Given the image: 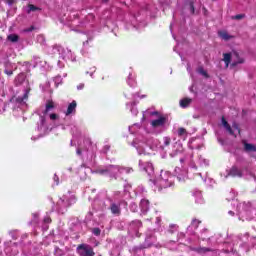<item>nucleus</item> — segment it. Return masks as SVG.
<instances>
[{
    "label": "nucleus",
    "instance_id": "f257e3e1",
    "mask_svg": "<svg viewBox=\"0 0 256 256\" xmlns=\"http://www.w3.org/2000/svg\"><path fill=\"white\" fill-rule=\"evenodd\" d=\"M150 125V128H145V134L138 136L132 142L138 155H151L152 151L159 149V140L153 138L152 135H160L169 127L167 117L161 114L158 115V118L151 120Z\"/></svg>",
    "mask_w": 256,
    "mask_h": 256
},
{
    "label": "nucleus",
    "instance_id": "f03ea898",
    "mask_svg": "<svg viewBox=\"0 0 256 256\" xmlns=\"http://www.w3.org/2000/svg\"><path fill=\"white\" fill-rule=\"evenodd\" d=\"M53 109H55V102L47 100L45 107L38 111V115L40 117L36 129L38 137H45V135H49L51 130L55 129V127L59 125V116L52 112Z\"/></svg>",
    "mask_w": 256,
    "mask_h": 256
},
{
    "label": "nucleus",
    "instance_id": "7ed1b4c3",
    "mask_svg": "<svg viewBox=\"0 0 256 256\" xmlns=\"http://www.w3.org/2000/svg\"><path fill=\"white\" fill-rule=\"evenodd\" d=\"M31 88L28 86L24 90L23 97L14 96L10 101L4 106V109H12L13 115L15 117H21L25 111H27V99H29V92Z\"/></svg>",
    "mask_w": 256,
    "mask_h": 256
},
{
    "label": "nucleus",
    "instance_id": "20e7f679",
    "mask_svg": "<svg viewBox=\"0 0 256 256\" xmlns=\"http://www.w3.org/2000/svg\"><path fill=\"white\" fill-rule=\"evenodd\" d=\"M93 173H98V175H104L106 177H112L113 179H119L121 175H130V173H133V168L119 165H107L104 167H98L93 171Z\"/></svg>",
    "mask_w": 256,
    "mask_h": 256
},
{
    "label": "nucleus",
    "instance_id": "39448f33",
    "mask_svg": "<svg viewBox=\"0 0 256 256\" xmlns=\"http://www.w3.org/2000/svg\"><path fill=\"white\" fill-rule=\"evenodd\" d=\"M174 179L175 177L169 171L162 170L158 177L150 178V181L153 183L154 191H163L167 187H173Z\"/></svg>",
    "mask_w": 256,
    "mask_h": 256
},
{
    "label": "nucleus",
    "instance_id": "423d86ee",
    "mask_svg": "<svg viewBox=\"0 0 256 256\" xmlns=\"http://www.w3.org/2000/svg\"><path fill=\"white\" fill-rule=\"evenodd\" d=\"M53 55L58 57V67L63 69L67 65V61H75V55L68 48H63V46H55L52 49Z\"/></svg>",
    "mask_w": 256,
    "mask_h": 256
},
{
    "label": "nucleus",
    "instance_id": "0eeeda50",
    "mask_svg": "<svg viewBox=\"0 0 256 256\" xmlns=\"http://www.w3.org/2000/svg\"><path fill=\"white\" fill-rule=\"evenodd\" d=\"M73 203H75V196L71 193H68L58 200L56 211L63 214L65 211H67V208L70 205H73Z\"/></svg>",
    "mask_w": 256,
    "mask_h": 256
},
{
    "label": "nucleus",
    "instance_id": "6e6552de",
    "mask_svg": "<svg viewBox=\"0 0 256 256\" xmlns=\"http://www.w3.org/2000/svg\"><path fill=\"white\" fill-rule=\"evenodd\" d=\"M77 252L80 256H95L93 248L87 244H80L77 247Z\"/></svg>",
    "mask_w": 256,
    "mask_h": 256
},
{
    "label": "nucleus",
    "instance_id": "1a4fd4ad",
    "mask_svg": "<svg viewBox=\"0 0 256 256\" xmlns=\"http://www.w3.org/2000/svg\"><path fill=\"white\" fill-rule=\"evenodd\" d=\"M139 167L140 169H143V171L147 173L150 179H153V175H155V169L153 168V164L151 162L143 163V160H140Z\"/></svg>",
    "mask_w": 256,
    "mask_h": 256
},
{
    "label": "nucleus",
    "instance_id": "9d476101",
    "mask_svg": "<svg viewBox=\"0 0 256 256\" xmlns=\"http://www.w3.org/2000/svg\"><path fill=\"white\" fill-rule=\"evenodd\" d=\"M142 227V223L139 220H135L130 224L129 233L132 237H139V228Z\"/></svg>",
    "mask_w": 256,
    "mask_h": 256
},
{
    "label": "nucleus",
    "instance_id": "9b49d317",
    "mask_svg": "<svg viewBox=\"0 0 256 256\" xmlns=\"http://www.w3.org/2000/svg\"><path fill=\"white\" fill-rule=\"evenodd\" d=\"M24 65H26V67H28L27 71H29L31 69V67H37V65H41V67H43V61H41V57L33 56L31 63L24 62Z\"/></svg>",
    "mask_w": 256,
    "mask_h": 256
},
{
    "label": "nucleus",
    "instance_id": "f8f14e48",
    "mask_svg": "<svg viewBox=\"0 0 256 256\" xmlns=\"http://www.w3.org/2000/svg\"><path fill=\"white\" fill-rule=\"evenodd\" d=\"M175 175H176L178 181H185V179H187V169L176 167Z\"/></svg>",
    "mask_w": 256,
    "mask_h": 256
},
{
    "label": "nucleus",
    "instance_id": "ddd939ff",
    "mask_svg": "<svg viewBox=\"0 0 256 256\" xmlns=\"http://www.w3.org/2000/svg\"><path fill=\"white\" fill-rule=\"evenodd\" d=\"M183 153V144L176 142L173 146L170 157H177Z\"/></svg>",
    "mask_w": 256,
    "mask_h": 256
},
{
    "label": "nucleus",
    "instance_id": "4468645a",
    "mask_svg": "<svg viewBox=\"0 0 256 256\" xmlns=\"http://www.w3.org/2000/svg\"><path fill=\"white\" fill-rule=\"evenodd\" d=\"M110 211L113 215H121V202H112L110 204Z\"/></svg>",
    "mask_w": 256,
    "mask_h": 256
},
{
    "label": "nucleus",
    "instance_id": "2eb2a0df",
    "mask_svg": "<svg viewBox=\"0 0 256 256\" xmlns=\"http://www.w3.org/2000/svg\"><path fill=\"white\" fill-rule=\"evenodd\" d=\"M176 136L179 137V139H182V141H186L187 137H189V132L183 127H180L176 131Z\"/></svg>",
    "mask_w": 256,
    "mask_h": 256
},
{
    "label": "nucleus",
    "instance_id": "dca6fc26",
    "mask_svg": "<svg viewBox=\"0 0 256 256\" xmlns=\"http://www.w3.org/2000/svg\"><path fill=\"white\" fill-rule=\"evenodd\" d=\"M228 175H230L231 177H243V170H241L239 167L237 166H233Z\"/></svg>",
    "mask_w": 256,
    "mask_h": 256
},
{
    "label": "nucleus",
    "instance_id": "f3484780",
    "mask_svg": "<svg viewBox=\"0 0 256 256\" xmlns=\"http://www.w3.org/2000/svg\"><path fill=\"white\" fill-rule=\"evenodd\" d=\"M140 211L142 215H146L147 211H149V200L142 199L140 201Z\"/></svg>",
    "mask_w": 256,
    "mask_h": 256
},
{
    "label": "nucleus",
    "instance_id": "a211bd4d",
    "mask_svg": "<svg viewBox=\"0 0 256 256\" xmlns=\"http://www.w3.org/2000/svg\"><path fill=\"white\" fill-rule=\"evenodd\" d=\"M193 196L195 197V202L198 203V205H203L205 201L203 200V194H201V191L197 190L193 193Z\"/></svg>",
    "mask_w": 256,
    "mask_h": 256
},
{
    "label": "nucleus",
    "instance_id": "6ab92c4d",
    "mask_svg": "<svg viewBox=\"0 0 256 256\" xmlns=\"http://www.w3.org/2000/svg\"><path fill=\"white\" fill-rule=\"evenodd\" d=\"M25 78L26 76L24 73L18 74V76L14 80L15 85H23V83L27 84V82L25 81Z\"/></svg>",
    "mask_w": 256,
    "mask_h": 256
},
{
    "label": "nucleus",
    "instance_id": "aec40b11",
    "mask_svg": "<svg viewBox=\"0 0 256 256\" xmlns=\"http://www.w3.org/2000/svg\"><path fill=\"white\" fill-rule=\"evenodd\" d=\"M233 58H235L236 60H234V62L232 63L233 67H235V65H239L241 63H244L245 60H243V58L239 57V53L237 52H233L232 54Z\"/></svg>",
    "mask_w": 256,
    "mask_h": 256
},
{
    "label": "nucleus",
    "instance_id": "412c9836",
    "mask_svg": "<svg viewBox=\"0 0 256 256\" xmlns=\"http://www.w3.org/2000/svg\"><path fill=\"white\" fill-rule=\"evenodd\" d=\"M75 109H77V102L72 101L66 111V115H71V113H74Z\"/></svg>",
    "mask_w": 256,
    "mask_h": 256
},
{
    "label": "nucleus",
    "instance_id": "4be33fe9",
    "mask_svg": "<svg viewBox=\"0 0 256 256\" xmlns=\"http://www.w3.org/2000/svg\"><path fill=\"white\" fill-rule=\"evenodd\" d=\"M192 101L193 100L191 98H184V99L180 100V107L185 109V108L189 107V105H191Z\"/></svg>",
    "mask_w": 256,
    "mask_h": 256
},
{
    "label": "nucleus",
    "instance_id": "5701e85b",
    "mask_svg": "<svg viewBox=\"0 0 256 256\" xmlns=\"http://www.w3.org/2000/svg\"><path fill=\"white\" fill-rule=\"evenodd\" d=\"M222 125L226 128V131H228L230 135H235V131H233V129L231 128L229 123H227V120H225V118H222Z\"/></svg>",
    "mask_w": 256,
    "mask_h": 256
},
{
    "label": "nucleus",
    "instance_id": "b1692460",
    "mask_svg": "<svg viewBox=\"0 0 256 256\" xmlns=\"http://www.w3.org/2000/svg\"><path fill=\"white\" fill-rule=\"evenodd\" d=\"M127 109H130L132 115H137L139 111L137 110V107L135 106V102L127 103L126 104Z\"/></svg>",
    "mask_w": 256,
    "mask_h": 256
},
{
    "label": "nucleus",
    "instance_id": "393cba45",
    "mask_svg": "<svg viewBox=\"0 0 256 256\" xmlns=\"http://www.w3.org/2000/svg\"><path fill=\"white\" fill-rule=\"evenodd\" d=\"M37 11H41V8L33 5V4H29L27 9H26V13L30 14V13H35Z\"/></svg>",
    "mask_w": 256,
    "mask_h": 256
},
{
    "label": "nucleus",
    "instance_id": "a878e982",
    "mask_svg": "<svg viewBox=\"0 0 256 256\" xmlns=\"http://www.w3.org/2000/svg\"><path fill=\"white\" fill-rule=\"evenodd\" d=\"M139 129H141V124H139V123L129 126V132L131 133V135H134V133H137V131H139Z\"/></svg>",
    "mask_w": 256,
    "mask_h": 256
},
{
    "label": "nucleus",
    "instance_id": "bb28decb",
    "mask_svg": "<svg viewBox=\"0 0 256 256\" xmlns=\"http://www.w3.org/2000/svg\"><path fill=\"white\" fill-rule=\"evenodd\" d=\"M218 35L219 37H221V39H224V41H229V39L233 38V36L229 35V33H227L226 31H219Z\"/></svg>",
    "mask_w": 256,
    "mask_h": 256
},
{
    "label": "nucleus",
    "instance_id": "cd10ccee",
    "mask_svg": "<svg viewBox=\"0 0 256 256\" xmlns=\"http://www.w3.org/2000/svg\"><path fill=\"white\" fill-rule=\"evenodd\" d=\"M49 223H51V218L49 216H46L43 221V231H47V229H49Z\"/></svg>",
    "mask_w": 256,
    "mask_h": 256
},
{
    "label": "nucleus",
    "instance_id": "c85d7f7f",
    "mask_svg": "<svg viewBox=\"0 0 256 256\" xmlns=\"http://www.w3.org/2000/svg\"><path fill=\"white\" fill-rule=\"evenodd\" d=\"M244 149H245V151H248V152H255L256 146L253 144L244 143Z\"/></svg>",
    "mask_w": 256,
    "mask_h": 256
},
{
    "label": "nucleus",
    "instance_id": "c756f323",
    "mask_svg": "<svg viewBox=\"0 0 256 256\" xmlns=\"http://www.w3.org/2000/svg\"><path fill=\"white\" fill-rule=\"evenodd\" d=\"M199 225H201V221L197 220V219H193L191 222V225L188 227L189 229H197L199 227Z\"/></svg>",
    "mask_w": 256,
    "mask_h": 256
},
{
    "label": "nucleus",
    "instance_id": "7c9ffc66",
    "mask_svg": "<svg viewBox=\"0 0 256 256\" xmlns=\"http://www.w3.org/2000/svg\"><path fill=\"white\" fill-rule=\"evenodd\" d=\"M223 61L226 65V67H229V63H231V54H229V53L224 54Z\"/></svg>",
    "mask_w": 256,
    "mask_h": 256
},
{
    "label": "nucleus",
    "instance_id": "2f4dec72",
    "mask_svg": "<svg viewBox=\"0 0 256 256\" xmlns=\"http://www.w3.org/2000/svg\"><path fill=\"white\" fill-rule=\"evenodd\" d=\"M127 83L130 87H135V78H133V74H129Z\"/></svg>",
    "mask_w": 256,
    "mask_h": 256
},
{
    "label": "nucleus",
    "instance_id": "473e14b6",
    "mask_svg": "<svg viewBox=\"0 0 256 256\" xmlns=\"http://www.w3.org/2000/svg\"><path fill=\"white\" fill-rule=\"evenodd\" d=\"M197 73H199V75H202V77H209V74H207V71L201 66L198 67Z\"/></svg>",
    "mask_w": 256,
    "mask_h": 256
},
{
    "label": "nucleus",
    "instance_id": "72a5a7b5",
    "mask_svg": "<svg viewBox=\"0 0 256 256\" xmlns=\"http://www.w3.org/2000/svg\"><path fill=\"white\" fill-rule=\"evenodd\" d=\"M8 41H11L12 43H17L19 41V36L16 34H10L8 36Z\"/></svg>",
    "mask_w": 256,
    "mask_h": 256
},
{
    "label": "nucleus",
    "instance_id": "f704fd0d",
    "mask_svg": "<svg viewBox=\"0 0 256 256\" xmlns=\"http://www.w3.org/2000/svg\"><path fill=\"white\" fill-rule=\"evenodd\" d=\"M54 83H55L56 87H59V85H61V83H63V78H61V75H58L54 78Z\"/></svg>",
    "mask_w": 256,
    "mask_h": 256
},
{
    "label": "nucleus",
    "instance_id": "c9c22d12",
    "mask_svg": "<svg viewBox=\"0 0 256 256\" xmlns=\"http://www.w3.org/2000/svg\"><path fill=\"white\" fill-rule=\"evenodd\" d=\"M170 144H171V138H169V137H164V138H163V146H162V149H164V147H169Z\"/></svg>",
    "mask_w": 256,
    "mask_h": 256
},
{
    "label": "nucleus",
    "instance_id": "e433bc0d",
    "mask_svg": "<svg viewBox=\"0 0 256 256\" xmlns=\"http://www.w3.org/2000/svg\"><path fill=\"white\" fill-rule=\"evenodd\" d=\"M177 225L171 224L168 229V233H175L177 231Z\"/></svg>",
    "mask_w": 256,
    "mask_h": 256
},
{
    "label": "nucleus",
    "instance_id": "4c0bfd02",
    "mask_svg": "<svg viewBox=\"0 0 256 256\" xmlns=\"http://www.w3.org/2000/svg\"><path fill=\"white\" fill-rule=\"evenodd\" d=\"M92 233L96 237H99V235H101V229H99V228H92Z\"/></svg>",
    "mask_w": 256,
    "mask_h": 256
},
{
    "label": "nucleus",
    "instance_id": "58836bf2",
    "mask_svg": "<svg viewBox=\"0 0 256 256\" xmlns=\"http://www.w3.org/2000/svg\"><path fill=\"white\" fill-rule=\"evenodd\" d=\"M37 42L40 43L41 45H43V43H45V36L38 35L37 36Z\"/></svg>",
    "mask_w": 256,
    "mask_h": 256
},
{
    "label": "nucleus",
    "instance_id": "ea45409f",
    "mask_svg": "<svg viewBox=\"0 0 256 256\" xmlns=\"http://www.w3.org/2000/svg\"><path fill=\"white\" fill-rule=\"evenodd\" d=\"M199 163H200V165H205V166H207V165H209V160H205V158L200 157V158H199Z\"/></svg>",
    "mask_w": 256,
    "mask_h": 256
},
{
    "label": "nucleus",
    "instance_id": "a19ab883",
    "mask_svg": "<svg viewBox=\"0 0 256 256\" xmlns=\"http://www.w3.org/2000/svg\"><path fill=\"white\" fill-rule=\"evenodd\" d=\"M244 18H245V14H237L235 16H232V19L237 20V21L244 19Z\"/></svg>",
    "mask_w": 256,
    "mask_h": 256
},
{
    "label": "nucleus",
    "instance_id": "79ce46f5",
    "mask_svg": "<svg viewBox=\"0 0 256 256\" xmlns=\"http://www.w3.org/2000/svg\"><path fill=\"white\" fill-rule=\"evenodd\" d=\"M138 207L135 203H131L130 204V211H132L133 213H136Z\"/></svg>",
    "mask_w": 256,
    "mask_h": 256
},
{
    "label": "nucleus",
    "instance_id": "37998d69",
    "mask_svg": "<svg viewBox=\"0 0 256 256\" xmlns=\"http://www.w3.org/2000/svg\"><path fill=\"white\" fill-rule=\"evenodd\" d=\"M97 71L95 67L90 68V71L86 72L87 75H90V77H93V74Z\"/></svg>",
    "mask_w": 256,
    "mask_h": 256
},
{
    "label": "nucleus",
    "instance_id": "c03bdc74",
    "mask_svg": "<svg viewBox=\"0 0 256 256\" xmlns=\"http://www.w3.org/2000/svg\"><path fill=\"white\" fill-rule=\"evenodd\" d=\"M151 241H152V243H155V237H153V236H147V238H146V243H151Z\"/></svg>",
    "mask_w": 256,
    "mask_h": 256
},
{
    "label": "nucleus",
    "instance_id": "a18cd8bd",
    "mask_svg": "<svg viewBox=\"0 0 256 256\" xmlns=\"http://www.w3.org/2000/svg\"><path fill=\"white\" fill-rule=\"evenodd\" d=\"M203 233H207L206 228L202 229L201 236H200L202 240H205V235H203Z\"/></svg>",
    "mask_w": 256,
    "mask_h": 256
},
{
    "label": "nucleus",
    "instance_id": "49530a36",
    "mask_svg": "<svg viewBox=\"0 0 256 256\" xmlns=\"http://www.w3.org/2000/svg\"><path fill=\"white\" fill-rule=\"evenodd\" d=\"M34 30H35L34 26H31V27L25 29L26 33H31V31H34Z\"/></svg>",
    "mask_w": 256,
    "mask_h": 256
},
{
    "label": "nucleus",
    "instance_id": "de8ad7c7",
    "mask_svg": "<svg viewBox=\"0 0 256 256\" xmlns=\"http://www.w3.org/2000/svg\"><path fill=\"white\" fill-rule=\"evenodd\" d=\"M4 73H6V75H8V76H11V75H13V70L5 69Z\"/></svg>",
    "mask_w": 256,
    "mask_h": 256
},
{
    "label": "nucleus",
    "instance_id": "09e8293b",
    "mask_svg": "<svg viewBox=\"0 0 256 256\" xmlns=\"http://www.w3.org/2000/svg\"><path fill=\"white\" fill-rule=\"evenodd\" d=\"M190 13H195V6L193 5V3H190Z\"/></svg>",
    "mask_w": 256,
    "mask_h": 256
},
{
    "label": "nucleus",
    "instance_id": "8fccbe9b",
    "mask_svg": "<svg viewBox=\"0 0 256 256\" xmlns=\"http://www.w3.org/2000/svg\"><path fill=\"white\" fill-rule=\"evenodd\" d=\"M17 0H6L7 5H13Z\"/></svg>",
    "mask_w": 256,
    "mask_h": 256
},
{
    "label": "nucleus",
    "instance_id": "3c124183",
    "mask_svg": "<svg viewBox=\"0 0 256 256\" xmlns=\"http://www.w3.org/2000/svg\"><path fill=\"white\" fill-rule=\"evenodd\" d=\"M54 181L56 182V185H59V176L54 175Z\"/></svg>",
    "mask_w": 256,
    "mask_h": 256
},
{
    "label": "nucleus",
    "instance_id": "603ef678",
    "mask_svg": "<svg viewBox=\"0 0 256 256\" xmlns=\"http://www.w3.org/2000/svg\"><path fill=\"white\" fill-rule=\"evenodd\" d=\"M84 87H85V84H79L77 86V89H78V91H81V89H83Z\"/></svg>",
    "mask_w": 256,
    "mask_h": 256
},
{
    "label": "nucleus",
    "instance_id": "864d4df0",
    "mask_svg": "<svg viewBox=\"0 0 256 256\" xmlns=\"http://www.w3.org/2000/svg\"><path fill=\"white\" fill-rule=\"evenodd\" d=\"M206 251H209V249H207V248H201L200 249V253H202V252L205 253Z\"/></svg>",
    "mask_w": 256,
    "mask_h": 256
},
{
    "label": "nucleus",
    "instance_id": "5fc2aeb1",
    "mask_svg": "<svg viewBox=\"0 0 256 256\" xmlns=\"http://www.w3.org/2000/svg\"><path fill=\"white\" fill-rule=\"evenodd\" d=\"M188 163H189L190 167H192V169H195V163H193V162H188Z\"/></svg>",
    "mask_w": 256,
    "mask_h": 256
},
{
    "label": "nucleus",
    "instance_id": "6e6d98bb",
    "mask_svg": "<svg viewBox=\"0 0 256 256\" xmlns=\"http://www.w3.org/2000/svg\"><path fill=\"white\" fill-rule=\"evenodd\" d=\"M187 162V158H180V163H185Z\"/></svg>",
    "mask_w": 256,
    "mask_h": 256
},
{
    "label": "nucleus",
    "instance_id": "4d7b16f0",
    "mask_svg": "<svg viewBox=\"0 0 256 256\" xmlns=\"http://www.w3.org/2000/svg\"><path fill=\"white\" fill-rule=\"evenodd\" d=\"M233 128H234V131H237V133H239V127H237V125H234Z\"/></svg>",
    "mask_w": 256,
    "mask_h": 256
},
{
    "label": "nucleus",
    "instance_id": "13d9d810",
    "mask_svg": "<svg viewBox=\"0 0 256 256\" xmlns=\"http://www.w3.org/2000/svg\"><path fill=\"white\" fill-rule=\"evenodd\" d=\"M156 223H157V225H159V223H161V219L159 217L156 218Z\"/></svg>",
    "mask_w": 256,
    "mask_h": 256
},
{
    "label": "nucleus",
    "instance_id": "bf43d9fd",
    "mask_svg": "<svg viewBox=\"0 0 256 256\" xmlns=\"http://www.w3.org/2000/svg\"><path fill=\"white\" fill-rule=\"evenodd\" d=\"M76 153H77V155H81V148H78Z\"/></svg>",
    "mask_w": 256,
    "mask_h": 256
},
{
    "label": "nucleus",
    "instance_id": "052dcab7",
    "mask_svg": "<svg viewBox=\"0 0 256 256\" xmlns=\"http://www.w3.org/2000/svg\"><path fill=\"white\" fill-rule=\"evenodd\" d=\"M243 205H245V204H239V205L237 206L238 211L241 209V207H243Z\"/></svg>",
    "mask_w": 256,
    "mask_h": 256
},
{
    "label": "nucleus",
    "instance_id": "680f3d73",
    "mask_svg": "<svg viewBox=\"0 0 256 256\" xmlns=\"http://www.w3.org/2000/svg\"><path fill=\"white\" fill-rule=\"evenodd\" d=\"M87 19H93V14H89V15L87 16Z\"/></svg>",
    "mask_w": 256,
    "mask_h": 256
},
{
    "label": "nucleus",
    "instance_id": "e2e57ef3",
    "mask_svg": "<svg viewBox=\"0 0 256 256\" xmlns=\"http://www.w3.org/2000/svg\"><path fill=\"white\" fill-rule=\"evenodd\" d=\"M228 213H229V215H235V213L233 211H229Z\"/></svg>",
    "mask_w": 256,
    "mask_h": 256
},
{
    "label": "nucleus",
    "instance_id": "0e129e2a",
    "mask_svg": "<svg viewBox=\"0 0 256 256\" xmlns=\"http://www.w3.org/2000/svg\"><path fill=\"white\" fill-rule=\"evenodd\" d=\"M152 115H159V112H152Z\"/></svg>",
    "mask_w": 256,
    "mask_h": 256
},
{
    "label": "nucleus",
    "instance_id": "69168bd1",
    "mask_svg": "<svg viewBox=\"0 0 256 256\" xmlns=\"http://www.w3.org/2000/svg\"><path fill=\"white\" fill-rule=\"evenodd\" d=\"M86 143H88V145H91V142L89 140H87Z\"/></svg>",
    "mask_w": 256,
    "mask_h": 256
},
{
    "label": "nucleus",
    "instance_id": "338daca9",
    "mask_svg": "<svg viewBox=\"0 0 256 256\" xmlns=\"http://www.w3.org/2000/svg\"><path fill=\"white\" fill-rule=\"evenodd\" d=\"M142 121H145V115H143V117H142Z\"/></svg>",
    "mask_w": 256,
    "mask_h": 256
},
{
    "label": "nucleus",
    "instance_id": "774afa93",
    "mask_svg": "<svg viewBox=\"0 0 256 256\" xmlns=\"http://www.w3.org/2000/svg\"><path fill=\"white\" fill-rule=\"evenodd\" d=\"M63 77H67V73H64V74H63Z\"/></svg>",
    "mask_w": 256,
    "mask_h": 256
}]
</instances>
